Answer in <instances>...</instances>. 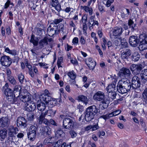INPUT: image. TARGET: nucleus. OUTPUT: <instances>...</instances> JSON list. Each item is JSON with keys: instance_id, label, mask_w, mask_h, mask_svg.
I'll list each match as a JSON object with an SVG mask.
<instances>
[{"instance_id": "1", "label": "nucleus", "mask_w": 147, "mask_h": 147, "mask_svg": "<svg viewBox=\"0 0 147 147\" xmlns=\"http://www.w3.org/2000/svg\"><path fill=\"white\" fill-rule=\"evenodd\" d=\"M129 42L130 45L133 47H136L140 42L138 48L141 51L147 49V36L145 34L140 35L139 38L137 36H131Z\"/></svg>"}, {"instance_id": "2", "label": "nucleus", "mask_w": 147, "mask_h": 147, "mask_svg": "<svg viewBox=\"0 0 147 147\" xmlns=\"http://www.w3.org/2000/svg\"><path fill=\"white\" fill-rule=\"evenodd\" d=\"M131 88V84L129 80L122 79L118 83L117 89L118 92L122 94L127 93Z\"/></svg>"}, {"instance_id": "3", "label": "nucleus", "mask_w": 147, "mask_h": 147, "mask_svg": "<svg viewBox=\"0 0 147 147\" xmlns=\"http://www.w3.org/2000/svg\"><path fill=\"white\" fill-rule=\"evenodd\" d=\"M104 92L99 91L95 93L93 96L94 100L96 101H101L100 105L102 106V109L107 108L109 103V101L107 98H105Z\"/></svg>"}, {"instance_id": "4", "label": "nucleus", "mask_w": 147, "mask_h": 147, "mask_svg": "<svg viewBox=\"0 0 147 147\" xmlns=\"http://www.w3.org/2000/svg\"><path fill=\"white\" fill-rule=\"evenodd\" d=\"M98 109L95 105L90 106L87 108L85 115V120L87 121H89L94 119L98 113Z\"/></svg>"}, {"instance_id": "5", "label": "nucleus", "mask_w": 147, "mask_h": 147, "mask_svg": "<svg viewBox=\"0 0 147 147\" xmlns=\"http://www.w3.org/2000/svg\"><path fill=\"white\" fill-rule=\"evenodd\" d=\"M74 118L70 116H68L64 118L63 120V128L69 130L73 129L74 126Z\"/></svg>"}, {"instance_id": "6", "label": "nucleus", "mask_w": 147, "mask_h": 147, "mask_svg": "<svg viewBox=\"0 0 147 147\" xmlns=\"http://www.w3.org/2000/svg\"><path fill=\"white\" fill-rule=\"evenodd\" d=\"M60 30L58 29V26L55 24H51L48 27L47 33L50 36H52L55 34H57Z\"/></svg>"}, {"instance_id": "7", "label": "nucleus", "mask_w": 147, "mask_h": 147, "mask_svg": "<svg viewBox=\"0 0 147 147\" xmlns=\"http://www.w3.org/2000/svg\"><path fill=\"white\" fill-rule=\"evenodd\" d=\"M2 90L4 92V94L7 97L9 100L13 99V90L11 89L8 88V85L7 83H6L2 88Z\"/></svg>"}, {"instance_id": "8", "label": "nucleus", "mask_w": 147, "mask_h": 147, "mask_svg": "<svg viewBox=\"0 0 147 147\" xmlns=\"http://www.w3.org/2000/svg\"><path fill=\"white\" fill-rule=\"evenodd\" d=\"M119 76L122 79H127L131 75V72L128 68L122 67L119 71Z\"/></svg>"}, {"instance_id": "9", "label": "nucleus", "mask_w": 147, "mask_h": 147, "mask_svg": "<svg viewBox=\"0 0 147 147\" xmlns=\"http://www.w3.org/2000/svg\"><path fill=\"white\" fill-rule=\"evenodd\" d=\"M143 68L142 65L140 63L132 64L130 67V69L132 73L136 75L139 74Z\"/></svg>"}, {"instance_id": "10", "label": "nucleus", "mask_w": 147, "mask_h": 147, "mask_svg": "<svg viewBox=\"0 0 147 147\" xmlns=\"http://www.w3.org/2000/svg\"><path fill=\"white\" fill-rule=\"evenodd\" d=\"M37 128L34 125L31 126L28 129L27 134L28 138L31 141L34 140L36 136Z\"/></svg>"}, {"instance_id": "11", "label": "nucleus", "mask_w": 147, "mask_h": 147, "mask_svg": "<svg viewBox=\"0 0 147 147\" xmlns=\"http://www.w3.org/2000/svg\"><path fill=\"white\" fill-rule=\"evenodd\" d=\"M52 40L51 38H49L48 37H45L43 39L40 40L38 42L39 45L36 47L34 49L38 50L42 49L45 46L48 44V42H51Z\"/></svg>"}, {"instance_id": "12", "label": "nucleus", "mask_w": 147, "mask_h": 147, "mask_svg": "<svg viewBox=\"0 0 147 147\" xmlns=\"http://www.w3.org/2000/svg\"><path fill=\"white\" fill-rule=\"evenodd\" d=\"M0 61L3 66L9 67L12 63L11 59L9 56L4 55L1 57Z\"/></svg>"}, {"instance_id": "13", "label": "nucleus", "mask_w": 147, "mask_h": 147, "mask_svg": "<svg viewBox=\"0 0 147 147\" xmlns=\"http://www.w3.org/2000/svg\"><path fill=\"white\" fill-rule=\"evenodd\" d=\"M123 32V28L121 27H114L112 31L113 35L110 34V37L112 39L113 36H120Z\"/></svg>"}, {"instance_id": "14", "label": "nucleus", "mask_w": 147, "mask_h": 147, "mask_svg": "<svg viewBox=\"0 0 147 147\" xmlns=\"http://www.w3.org/2000/svg\"><path fill=\"white\" fill-rule=\"evenodd\" d=\"M140 78L136 76H134L132 78L131 87L136 89L139 88L140 86Z\"/></svg>"}, {"instance_id": "15", "label": "nucleus", "mask_w": 147, "mask_h": 147, "mask_svg": "<svg viewBox=\"0 0 147 147\" xmlns=\"http://www.w3.org/2000/svg\"><path fill=\"white\" fill-rule=\"evenodd\" d=\"M131 51L130 49H126L125 51L122 53L121 55V58L124 61H128L129 56L131 54Z\"/></svg>"}, {"instance_id": "16", "label": "nucleus", "mask_w": 147, "mask_h": 147, "mask_svg": "<svg viewBox=\"0 0 147 147\" xmlns=\"http://www.w3.org/2000/svg\"><path fill=\"white\" fill-rule=\"evenodd\" d=\"M26 120L22 117H18L17 120V125L20 127H25L26 126Z\"/></svg>"}, {"instance_id": "17", "label": "nucleus", "mask_w": 147, "mask_h": 147, "mask_svg": "<svg viewBox=\"0 0 147 147\" xmlns=\"http://www.w3.org/2000/svg\"><path fill=\"white\" fill-rule=\"evenodd\" d=\"M36 107V104L33 102H28L26 103L25 110L29 112L34 111Z\"/></svg>"}, {"instance_id": "18", "label": "nucleus", "mask_w": 147, "mask_h": 147, "mask_svg": "<svg viewBox=\"0 0 147 147\" xmlns=\"http://www.w3.org/2000/svg\"><path fill=\"white\" fill-rule=\"evenodd\" d=\"M0 123L1 127H7L10 123V120L7 117H3L0 119Z\"/></svg>"}, {"instance_id": "19", "label": "nucleus", "mask_w": 147, "mask_h": 147, "mask_svg": "<svg viewBox=\"0 0 147 147\" xmlns=\"http://www.w3.org/2000/svg\"><path fill=\"white\" fill-rule=\"evenodd\" d=\"M48 128L49 127L47 126L41 127L40 128V134L42 138L46 137L48 134H49V131Z\"/></svg>"}, {"instance_id": "20", "label": "nucleus", "mask_w": 147, "mask_h": 147, "mask_svg": "<svg viewBox=\"0 0 147 147\" xmlns=\"http://www.w3.org/2000/svg\"><path fill=\"white\" fill-rule=\"evenodd\" d=\"M18 131V129L17 127H14L13 126H10L8 129L9 136L11 137L14 136L17 134V131Z\"/></svg>"}, {"instance_id": "21", "label": "nucleus", "mask_w": 147, "mask_h": 147, "mask_svg": "<svg viewBox=\"0 0 147 147\" xmlns=\"http://www.w3.org/2000/svg\"><path fill=\"white\" fill-rule=\"evenodd\" d=\"M50 5L53 7H54L55 9L57 11H60L61 6L60 4H59L58 0H51L50 1Z\"/></svg>"}, {"instance_id": "22", "label": "nucleus", "mask_w": 147, "mask_h": 147, "mask_svg": "<svg viewBox=\"0 0 147 147\" xmlns=\"http://www.w3.org/2000/svg\"><path fill=\"white\" fill-rule=\"evenodd\" d=\"M40 100L45 102L46 104L49 102L52 99L51 97L49 95L45 94L44 93L42 94L40 96Z\"/></svg>"}, {"instance_id": "23", "label": "nucleus", "mask_w": 147, "mask_h": 147, "mask_svg": "<svg viewBox=\"0 0 147 147\" xmlns=\"http://www.w3.org/2000/svg\"><path fill=\"white\" fill-rule=\"evenodd\" d=\"M37 109L38 110L42 111L45 110L46 107L44 102L38 100L37 102Z\"/></svg>"}, {"instance_id": "24", "label": "nucleus", "mask_w": 147, "mask_h": 147, "mask_svg": "<svg viewBox=\"0 0 147 147\" xmlns=\"http://www.w3.org/2000/svg\"><path fill=\"white\" fill-rule=\"evenodd\" d=\"M94 17L93 16H91L89 20L88 23L90 26V27H92V28L93 27L96 25L98 26V22L97 21H94Z\"/></svg>"}, {"instance_id": "25", "label": "nucleus", "mask_w": 147, "mask_h": 147, "mask_svg": "<svg viewBox=\"0 0 147 147\" xmlns=\"http://www.w3.org/2000/svg\"><path fill=\"white\" fill-rule=\"evenodd\" d=\"M30 95L29 93H28L27 95L20 96V100L24 102H27V103H28V102H30L29 101L31 99Z\"/></svg>"}, {"instance_id": "26", "label": "nucleus", "mask_w": 147, "mask_h": 147, "mask_svg": "<svg viewBox=\"0 0 147 147\" xmlns=\"http://www.w3.org/2000/svg\"><path fill=\"white\" fill-rule=\"evenodd\" d=\"M38 40L37 38H35L34 36L32 34V35L30 40V42L33 44L34 47L35 48V46H36L38 43Z\"/></svg>"}, {"instance_id": "27", "label": "nucleus", "mask_w": 147, "mask_h": 147, "mask_svg": "<svg viewBox=\"0 0 147 147\" xmlns=\"http://www.w3.org/2000/svg\"><path fill=\"white\" fill-rule=\"evenodd\" d=\"M7 131L5 129H3L0 131V136L1 137V141H2L4 140L7 136Z\"/></svg>"}, {"instance_id": "28", "label": "nucleus", "mask_w": 147, "mask_h": 147, "mask_svg": "<svg viewBox=\"0 0 147 147\" xmlns=\"http://www.w3.org/2000/svg\"><path fill=\"white\" fill-rule=\"evenodd\" d=\"M131 59L134 61H137L140 58V55L137 52L134 53L131 56Z\"/></svg>"}, {"instance_id": "29", "label": "nucleus", "mask_w": 147, "mask_h": 147, "mask_svg": "<svg viewBox=\"0 0 147 147\" xmlns=\"http://www.w3.org/2000/svg\"><path fill=\"white\" fill-rule=\"evenodd\" d=\"M142 96L144 104V105H147V88L144 90V91L143 92Z\"/></svg>"}, {"instance_id": "30", "label": "nucleus", "mask_w": 147, "mask_h": 147, "mask_svg": "<svg viewBox=\"0 0 147 147\" xmlns=\"http://www.w3.org/2000/svg\"><path fill=\"white\" fill-rule=\"evenodd\" d=\"M107 92L115 91L116 85L114 84H111L109 85L106 88Z\"/></svg>"}, {"instance_id": "31", "label": "nucleus", "mask_w": 147, "mask_h": 147, "mask_svg": "<svg viewBox=\"0 0 147 147\" xmlns=\"http://www.w3.org/2000/svg\"><path fill=\"white\" fill-rule=\"evenodd\" d=\"M38 120V123L39 124H42L43 123L45 124L46 125V124H48L49 122H47V119L45 118V117L42 116L40 115L39 117Z\"/></svg>"}, {"instance_id": "32", "label": "nucleus", "mask_w": 147, "mask_h": 147, "mask_svg": "<svg viewBox=\"0 0 147 147\" xmlns=\"http://www.w3.org/2000/svg\"><path fill=\"white\" fill-rule=\"evenodd\" d=\"M120 41H121V47L122 48H125L128 46V43L124 38H122L120 37L119 38Z\"/></svg>"}, {"instance_id": "33", "label": "nucleus", "mask_w": 147, "mask_h": 147, "mask_svg": "<svg viewBox=\"0 0 147 147\" xmlns=\"http://www.w3.org/2000/svg\"><path fill=\"white\" fill-rule=\"evenodd\" d=\"M108 92V96L110 99H111L112 100L116 98V96L117 94L115 91L109 92Z\"/></svg>"}, {"instance_id": "34", "label": "nucleus", "mask_w": 147, "mask_h": 147, "mask_svg": "<svg viewBox=\"0 0 147 147\" xmlns=\"http://www.w3.org/2000/svg\"><path fill=\"white\" fill-rule=\"evenodd\" d=\"M5 51L12 55L15 56L17 55V52L15 50H10L8 47L6 48Z\"/></svg>"}, {"instance_id": "35", "label": "nucleus", "mask_w": 147, "mask_h": 147, "mask_svg": "<svg viewBox=\"0 0 147 147\" xmlns=\"http://www.w3.org/2000/svg\"><path fill=\"white\" fill-rule=\"evenodd\" d=\"M78 100L84 102L86 105L87 104L88 99L87 97L83 95H80L78 96Z\"/></svg>"}, {"instance_id": "36", "label": "nucleus", "mask_w": 147, "mask_h": 147, "mask_svg": "<svg viewBox=\"0 0 147 147\" xmlns=\"http://www.w3.org/2000/svg\"><path fill=\"white\" fill-rule=\"evenodd\" d=\"M128 24L129 27L131 28V31H134V30L136 29L135 28L136 27V24L134 23V22L132 21V20L131 19L129 20H128Z\"/></svg>"}, {"instance_id": "37", "label": "nucleus", "mask_w": 147, "mask_h": 147, "mask_svg": "<svg viewBox=\"0 0 147 147\" xmlns=\"http://www.w3.org/2000/svg\"><path fill=\"white\" fill-rule=\"evenodd\" d=\"M22 89L20 85H16L15 86L13 90V92L15 93V92H17L18 96L17 97L19 96V95L20 94V91Z\"/></svg>"}, {"instance_id": "38", "label": "nucleus", "mask_w": 147, "mask_h": 147, "mask_svg": "<svg viewBox=\"0 0 147 147\" xmlns=\"http://www.w3.org/2000/svg\"><path fill=\"white\" fill-rule=\"evenodd\" d=\"M86 64L90 70H93L96 65L95 61H91V63H86Z\"/></svg>"}, {"instance_id": "39", "label": "nucleus", "mask_w": 147, "mask_h": 147, "mask_svg": "<svg viewBox=\"0 0 147 147\" xmlns=\"http://www.w3.org/2000/svg\"><path fill=\"white\" fill-rule=\"evenodd\" d=\"M57 100H53V99H52L49 102L48 104V105L50 107H53L54 106H55L57 103Z\"/></svg>"}, {"instance_id": "40", "label": "nucleus", "mask_w": 147, "mask_h": 147, "mask_svg": "<svg viewBox=\"0 0 147 147\" xmlns=\"http://www.w3.org/2000/svg\"><path fill=\"white\" fill-rule=\"evenodd\" d=\"M141 77L147 78V69H145L142 70L140 73Z\"/></svg>"}, {"instance_id": "41", "label": "nucleus", "mask_w": 147, "mask_h": 147, "mask_svg": "<svg viewBox=\"0 0 147 147\" xmlns=\"http://www.w3.org/2000/svg\"><path fill=\"white\" fill-rule=\"evenodd\" d=\"M18 78L21 84L23 83L24 78V76L23 74L22 73L18 74Z\"/></svg>"}, {"instance_id": "42", "label": "nucleus", "mask_w": 147, "mask_h": 147, "mask_svg": "<svg viewBox=\"0 0 147 147\" xmlns=\"http://www.w3.org/2000/svg\"><path fill=\"white\" fill-rule=\"evenodd\" d=\"M67 75L72 80H74L76 78V75L74 74L73 71L69 72L67 74Z\"/></svg>"}, {"instance_id": "43", "label": "nucleus", "mask_w": 147, "mask_h": 147, "mask_svg": "<svg viewBox=\"0 0 147 147\" xmlns=\"http://www.w3.org/2000/svg\"><path fill=\"white\" fill-rule=\"evenodd\" d=\"M48 111V115L51 117L53 116L56 113V110L53 111L52 109H50Z\"/></svg>"}, {"instance_id": "44", "label": "nucleus", "mask_w": 147, "mask_h": 147, "mask_svg": "<svg viewBox=\"0 0 147 147\" xmlns=\"http://www.w3.org/2000/svg\"><path fill=\"white\" fill-rule=\"evenodd\" d=\"M47 122H49L48 124H46L47 125H50V124H51L55 126H58V124H57V123L54 120H53V119H51L49 121L47 120Z\"/></svg>"}, {"instance_id": "45", "label": "nucleus", "mask_w": 147, "mask_h": 147, "mask_svg": "<svg viewBox=\"0 0 147 147\" xmlns=\"http://www.w3.org/2000/svg\"><path fill=\"white\" fill-rule=\"evenodd\" d=\"M63 141L62 140L60 139L58 140L57 142L54 143V147H59L61 145Z\"/></svg>"}, {"instance_id": "46", "label": "nucleus", "mask_w": 147, "mask_h": 147, "mask_svg": "<svg viewBox=\"0 0 147 147\" xmlns=\"http://www.w3.org/2000/svg\"><path fill=\"white\" fill-rule=\"evenodd\" d=\"M63 130L60 129L58 130L55 133L56 136L58 137L61 136V135L63 134Z\"/></svg>"}, {"instance_id": "47", "label": "nucleus", "mask_w": 147, "mask_h": 147, "mask_svg": "<svg viewBox=\"0 0 147 147\" xmlns=\"http://www.w3.org/2000/svg\"><path fill=\"white\" fill-rule=\"evenodd\" d=\"M53 139V138L51 137L48 138L46 139L43 142V143L45 144H46L48 143H52L53 142L51 141V139Z\"/></svg>"}, {"instance_id": "48", "label": "nucleus", "mask_w": 147, "mask_h": 147, "mask_svg": "<svg viewBox=\"0 0 147 147\" xmlns=\"http://www.w3.org/2000/svg\"><path fill=\"white\" fill-rule=\"evenodd\" d=\"M63 59L62 57H60L59 58L57 61V65L58 68L62 67L61 65L63 62Z\"/></svg>"}, {"instance_id": "49", "label": "nucleus", "mask_w": 147, "mask_h": 147, "mask_svg": "<svg viewBox=\"0 0 147 147\" xmlns=\"http://www.w3.org/2000/svg\"><path fill=\"white\" fill-rule=\"evenodd\" d=\"M8 78L9 81L11 84H16V81L13 77H10Z\"/></svg>"}, {"instance_id": "50", "label": "nucleus", "mask_w": 147, "mask_h": 147, "mask_svg": "<svg viewBox=\"0 0 147 147\" xmlns=\"http://www.w3.org/2000/svg\"><path fill=\"white\" fill-rule=\"evenodd\" d=\"M62 20L63 19L61 18H60L59 19H55L53 21V22L51 23V24H55L57 25V24H58L61 22Z\"/></svg>"}, {"instance_id": "51", "label": "nucleus", "mask_w": 147, "mask_h": 147, "mask_svg": "<svg viewBox=\"0 0 147 147\" xmlns=\"http://www.w3.org/2000/svg\"><path fill=\"white\" fill-rule=\"evenodd\" d=\"M44 31L42 29L40 28H38L37 29V35L39 36H41L43 33V32H44Z\"/></svg>"}, {"instance_id": "52", "label": "nucleus", "mask_w": 147, "mask_h": 147, "mask_svg": "<svg viewBox=\"0 0 147 147\" xmlns=\"http://www.w3.org/2000/svg\"><path fill=\"white\" fill-rule=\"evenodd\" d=\"M14 98L13 100L12 101V103L13 104H17L18 103V98L17 97H16L15 95L14 94Z\"/></svg>"}, {"instance_id": "53", "label": "nucleus", "mask_w": 147, "mask_h": 147, "mask_svg": "<svg viewBox=\"0 0 147 147\" xmlns=\"http://www.w3.org/2000/svg\"><path fill=\"white\" fill-rule=\"evenodd\" d=\"M78 42V38L76 37L74 38L72 40V43L75 45H77Z\"/></svg>"}, {"instance_id": "54", "label": "nucleus", "mask_w": 147, "mask_h": 147, "mask_svg": "<svg viewBox=\"0 0 147 147\" xmlns=\"http://www.w3.org/2000/svg\"><path fill=\"white\" fill-rule=\"evenodd\" d=\"M34 118V116L32 114H28L27 115V119L30 121L32 120Z\"/></svg>"}, {"instance_id": "55", "label": "nucleus", "mask_w": 147, "mask_h": 147, "mask_svg": "<svg viewBox=\"0 0 147 147\" xmlns=\"http://www.w3.org/2000/svg\"><path fill=\"white\" fill-rule=\"evenodd\" d=\"M80 41L81 44L82 45H84L86 43V40L84 37L81 36L80 39Z\"/></svg>"}, {"instance_id": "56", "label": "nucleus", "mask_w": 147, "mask_h": 147, "mask_svg": "<svg viewBox=\"0 0 147 147\" xmlns=\"http://www.w3.org/2000/svg\"><path fill=\"white\" fill-rule=\"evenodd\" d=\"M70 134L72 138L76 137L77 136V134L75 132L73 131H70Z\"/></svg>"}, {"instance_id": "57", "label": "nucleus", "mask_w": 147, "mask_h": 147, "mask_svg": "<svg viewBox=\"0 0 147 147\" xmlns=\"http://www.w3.org/2000/svg\"><path fill=\"white\" fill-rule=\"evenodd\" d=\"M97 134L99 137H100L101 136H104L105 134V132L102 130L99 131Z\"/></svg>"}, {"instance_id": "58", "label": "nucleus", "mask_w": 147, "mask_h": 147, "mask_svg": "<svg viewBox=\"0 0 147 147\" xmlns=\"http://www.w3.org/2000/svg\"><path fill=\"white\" fill-rule=\"evenodd\" d=\"M99 128L98 124H97L93 125H92V131L96 130Z\"/></svg>"}, {"instance_id": "59", "label": "nucleus", "mask_w": 147, "mask_h": 147, "mask_svg": "<svg viewBox=\"0 0 147 147\" xmlns=\"http://www.w3.org/2000/svg\"><path fill=\"white\" fill-rule=\"evenodd\" d=\"M113 112L114 116H115L119 114L121 112V111L120 110L118 109Z\"/></svg>"}, {"instance_id": "60", "label": "nucleus", "mask_w": 147, "mask_h": 147, "mask_svg": "<svg viewBox=\"0 0 147 147\" xmlns=\"http://www.w3.org/2000/svg\"><path fill=\"white\" fill-rule=\"evenodd\" d=\"M87 15H84V16L83 17H82V22L83 23H86V22L87 21Z\"/></svg>"}, {"instance_id": "61", "label": "nucleus", "mask_w": 147, "mask_h": 147, "mask_svg": "<svg viewBox=\"0 0 147 147\" xmlns=\"http://www.w3.org/2000/svg\"><path fill=\"white\" fill-rule=\"evenodd\" d=\"M87 29V25L86 23H83V30L84 32H86Z\"/></svg>"}, {"instance_id": "62", "label": "nucleus", "mask_w": 147, "mask_h": 147, "mask_svg": "<svg viewBox=\"0 0 147 147\" xmlns=\"http://www.w3.org/2000/svg\"><path fill=\"white\" fill-rule=\"evenodd\" d=\"M142 82L143 84H145L147 82V78L141 77Z\"/></svg>"}, {"instance_id": "63", "label": "nucleus", "mask_w": 147, "mask_h": 147, "mask_svg": "<svg viewBox=\"0 0 147 147\" xmlns=\"http://www.w3.org/2000/svg\"><path fill=\"white\" fill-rule=\"evenodd\" d=\"M7 76L8 78L11 76V72L9 69H7Z\"/></svg>"}, {"instance_id": "64", "label": "nucleus", "mask_w": 147, "mask_h": 147, "mask_svg": "<svg viewBox=\"0 0 147 147\" xmlns=\"http://www.w3.org/2000/svg\"><path fill=\"white\" fill-rule=\"evenodd\" d=\"M117 125L118 127L120 129H123L124 127L123 125L121 123H118L117 124Z\"/></svg>"}]
</instances>
